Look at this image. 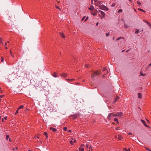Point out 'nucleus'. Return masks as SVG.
<instances>
[{
  "instance_id": "dca6fc26",
  "label": "nucleus",
  "mask_w": 151,
  "mask_h": 151,
  "mask_svg": "<svg viewBox=\"0 0 151 151\" xmlns=\"http://www.w3.org/2000/svg\"><path fill=\"white\" fill-rule=\"evenodd\" d=\"M138 98L141 99L142 98V94L140 93H138Z\"/></svg>"
},
{
  "instance_id": "423d86ee",
  "label": "nucleus",
  "mask_w": 151,
  "mask_h": 151,
  "mask_svg": "<svg viewBox=\"0 0 151 151\" xmlns=\"http://www.w3.org/2000/svg\"><path fill=\"white\" fill-rule=\"evenodd\" d=\"M95 4L97 6H98L99 7L100 6H101L103 4L102 2L98 1H97V2H96V4Z\"/></svg>"
},
{
  "instance_id": "aec40b11",
  "label": "nucleus",
  "mask_w": 151,
  "mask_h": 151,
  "mask_svg": "<svg viewBox=\"0 0 151 151\" xmlns=\"http://www.w3.org/2000/svg\"><path fill=\"white\" fill-rule=\"evenodd\" d=\"M79 151H84V148L81 147L79 148Z\"/></svg>"
},
{
  "instance_id": "f03ea898",
  "label": "nucleus",
  "mask_w": 151,
  "mask_h": 151,
  "mask_svg": "<svg viewBox=\"0 0 151 151\" xmlns=\"http://www.w3.org/2000/svg\"><path fill=\"white\" fill-rule=\"evenodd\" d=\"M99 15L101 19H102L103 18H104L105 17V13L103 11L99 10Z\"/></svg>"
},
{
  "instance_id": "f704fd0d",
  "label": "nucleus",
  "mask_w": 151,
  "mask_h": 151,
  "mask_svg": "<svg viewBox=\"0 0 151 151\" xmlns=\"http://www.w3.org/2000/svg\"><path fill=\"white\" fill-rule=\"evenodd\" d=\"M19 110H18V109L17 110L15 113V115H16L19 113V111H18Z\"/></svg>"
},
{
  "instance_id": "b1692460",
  "label": "nucleus",
  "mask_w": 151,
  "mask_h": 151,
  "mask_svg": "<svg viewBox=\"0 0 151 151\" xmlns=\"http://www.w3.org/2000/svg\"><path fill=\"white\" fill-rule=\"evenodd\" d=\"M138 10L139 11H140L141 12H145V11L143 9H141L140 8H138Z\"/></svg>"
},
{
  "instance_id": "8fccbe9b",
  "label": "nucleus",
  "mask_w": 151,
  "mask_h": 151,
  "mask_svg": "<svg viewBox=\"0 0 151 151\" xmlns=\"http://www.w3.org/2000/svg\"><path fill=\"white\" fill-rule=\"evenodd\" d=\"M96 2H96H97V1H98L97 0H93Z\"/></svg>"
},
{
  "instance_id": "412c9836",
  "label": "nucleus",
  "mask_w": 151,
  "mask_h": 151,
  "mask_svg": "<svg viewBox=\"0 0 151 151\" xmlns=\"http://www.w3.org/2000/svg\"><path fill=\"white\" fill-rule=\"evenodd\" d=\"M103 71H106V73H105V74H106L107 73H108V70L106 69V68L105 67H104L103 68Z\"/></svg>"
},
{
  "instance_id": "1a4fd4ad",
  "label": "nucleus",
  "mask_w": 151,
  "mask_h": 151,
  "mask_svg": "<svg viewBox=\"0 0 151 151\" xmlns=\"http://www.w3.org/2000/svg\"><path fill=\"white\" fill-rule=\"evenodd\" d=\"M113 113H110L109 114V115L107 116V119L108 120H110L111 116V115H113Z\"/></svg>"
},
{
  "instance_id": "c9c22d12",
  "label": "nucleus",
  "mask_w": 151,
  "mask_h": 151,
  "mask_svg": "<svg viewBox=\"0 0 151 151\" xmlns=\"http://www.w3.org/2000/svg\"><path fill=\"white\" fill-rule=\"evenodd\" d=\"M146 149L147 150L151 151V150L148 148H146Z\"/></svg>"
},
{
  "instance_id": "7ed1b4c3",
  "label": "nucleus",
  "mask_w": 151,
  "mask_h": 151,
  "mask_svg": "<svg viewBox=\"0 0 151 151\" xmlns=\"http://www.w3.org/2000/svg\"><path fill=\"white\" fill-rule=\"evenodd\" d=\"M99 8L101 9L104 10L108 11L109 10V9L107 7L104 5H103V4L101 6H100V7Z\"/></svg>"
},
{
  "instance_id": "774afa93",
  "label": "nucleus",
  "mask_w": 151,
  "mask_h": 151,
  "mask_svg": "<svg viewBox=\"0 0 151 151\" xmlns=\"http://www.w3.org/2000/svg\"><path fill=\"white\" fill-rule=\"evenodd\" d=\"M17 149H18V148H17V147H16V148H15V149L16 150H17Z\"/></svg>"
},
{
  "instance_id": "603ef678",
  "label": "nucleus",
  "mask_w": 151,
  "mask_h": 151,
  "mask_svg": "<svg viewBox=\"0 0 151 151\" xmlns=\"http://www.w3.org/2000/svg\"><path fill=\"white\" fill-rule=\"evenodd\" d=\"M128 134H129V135H132V134L131 132H129V133H128Z\"/></svg>"
},
{
  "instance_id": "0eeeda50",
  "label": "nucleus",
  "mask_w": 151,
  "mask_h": 151,
  "mask_svg": "<svg viewBox=\"0 0 151 151\" xmlns=\"http://www.w3.org/2000/svg\"><path fill=\"white\" fill-rule=\"evenodd\" d=\"M98 11L97 9H94L93 10L92 13H91V14L93 15V16L96 15L97 14Z\"/></svg>"
},
{
  "instance_id": "9d476101",
  "label": "nucleus",
  "mask_w": 151,
  "mask_h": 151,
  "mask_svg": "<svg viewBox=\"0 0 151 151\" xmlns=\"http://www.w3.org/2000/svg\"><path fill=\"white\" fill-rule=\"evenodd\" d=\"M143 21L145 22L148 25H149L150 27H151V24L150 23H149L146 20H144Z\"/></svg>"
},
{
  "instance_id": "69168bd1",
  "label": "nucleus",
  "mask_w": 151,
  "mask_h": 151,
  "mask_svg": "<svg viewBox=\"0 0 151 151\" xmlns=\"http://www.w3.org/2000/svg\"><path fill=\"white\" fill-rule=\"evenodd\" d=\"M11 55V56L12 57H14V55H13L12 54Z\"/></svg>"
},
{
  "instance_id": "13d9d810",
  "label": "nucleus",
  "mask_w": 151,
  "mask_h": 151,
  "mask_svg": "<svg viewBox=\"0 0 151 151\" xmlns=\"http://www.w3.org/2000/svg\"><path fill=\"white\" fill-rule=\"evenodd\" d=\"M98 24H99V23L98 22H97L96 23V26H98Z\"/></svg>"
},
{
  "instance_id": "39448f33",
  "label": "nucleus",
  "mask_w": 151,
  "mask_h": 151,
  "mask_svg": "<svg viewBox=\"0 0 151 151\" xmlns=\"http://www.w3.org/2000/svg\"><path fill=\"white\" fill-rule=\"evenodd\" d=\"M123 113L122 112H118L116 113V114H113V116H119L122 115Z\"/></svg>"
},
{
  "instance_id": "e433bc0d",
  "label": "nucleus",
  "mask_w": 151,
  "mask_h": 151,
  "mask_svg": "<svg viewBox=\"0 0 151 151\" xmlns=\"http://www.w3.org/2000/svg\"><path fill=\"white\" fill-rule=\"evenodd\" d=\"M109 35V32L107 33L106 34V37L108 36Z\"/></svg>"
},
{
  "instance_id": "393cba45",
  "label": "nucleus",
  "mask_w": 151,
  "mask_h": 151,
  "mask_svg": "<svg viewBox=\"0 0 151 151\" xmlns=\"http://www.w3.org/2000/svg\"><path fill=\"white\" fill-rule=\"evenodd\" d=\"M114 121H115V122H118V123H119V122L118 121V119L117 118H115L114 119Z\"/></svg>"
},
{
  "instance_id": "e2e57ef3",
  "label": "nucleus",
  "mask_w": 151,
  "mask_h": 151,
  "mask_svg": "<svg viewBox=\"0 0 151 151\" xmlns=\"http://www.w3.org/2000/svg\"><path fill=\"white\" fill-rule=\"evenodd\" d=\"M5 47L6 49H8L7 47V46H5Z\"/></svg>"
},
{
  "instance_id": "7c9ffc66",
  "label": "nucleus",
  "mask_w": 151,
  "mask_h": 151,
  "mask_svg": "<svg viewBox=\"0 0 151 151\" xmlns=\"http://www.w3.org/2000/svg\"><path fill=\"white\" fill-rule=\"evenodd\" d=\"M6 139L7 140H8V138H9V136L8 135H6Z\"/></svg>"
},
{
  "instance_id": "c85d7f7f",
  "label": "nucleus",
  "mask_w": 151,
  "mask_h": 151,
  "mask_svg": "<svg viewBox=\"0 0 151 151\" xmlns=\"http://www.w3.org/2000/svg\"><path fill=\"white\" fill-rule=\"evenodd\" d=\"M70 144H71L72 145H73L74 143V142H73L72 141V140H70Z\"/></svg>"
},
{
  "instance_id": "f8f14e48",
  "label": "nucleus",
  "mask_w": 151,
  "mask_h": 151,
  "mask_svg": "<svg viewBox=\"0 0 151 151\" xmlns=\"http://www.w3.org/2000/svg\"><path fill=\"white\" fill-rule=\"evenodd\" d=\"M52 76L55 77H58V73L54 72L53 73V74H52Z\"/></svg>"
},
{
  "instance_id": "6e6552de",
  "label": "nucleus",
  "mask_w": 151,
  "mask_h": 151,
  "mask_svg": "<svg viewBox=\"0 0 151 151\" xmlns=\"http://www.w3.org/2000/svg\"><path fill=\"white\" fill-rule=\"evenodd\" d=\"M141 121L144 124V125L146 127H149V126L146 124V122L144 120L141 119Z\"/></svg>"
},
{
  "instance_id": "5fc2aeb1",
  "label": "nucleus",
  "mask_w": 151,
  "mask_h": 151,
  "mask_svg": "<svg viewBox=\"0 0 151 151\" xmlns=\"http://www.w3.org/2000/svg\"><path fill=\"white\" fill-rule=\"evenodd\" d=\"M84 146V144H82L81 145V147H83Z\"/></svg>"
},
{
  "instance_id": "680f3d73",
  "label": "nucleus",
  "mask_w": 151,
  "mask_h": 151,
  "mask_svg": "<svg viewBox=\"0 0 151 151\" xmlns=\"http://www.w3.org/2000/svg\"><path fill=\"white\" fill-rule=\"evenodd\" d=\"M10 54L11 55V54H12L11 50H10Z\"/></svg>"
},
{
  "instance_id": "f257e3e1",
  "label": "nucleus",
  "mask_w": 151,
  "mask_h": 151,
  "mask_svg": "<svg viewBox=\"0 0 151 151\" xmlns=\"http://www.w3.org/2000/svg\"><path fill=\"white\" fill-rule=\"evenodd\" d=\"M80 115V114L79 113H77L76 114L71 115L70 116V118L72 117V119L73 120L75 119L76 118L78 117Z\"/></svg>"
},
{
  "instance_id": "cd10ccee",
  "label": "nucleus",
  "mask_w": 151,
  "mask_h": 151,
  "mask_svg": "<svg viewBox=\"0 0 151 151\" xmlns=\"http://www.w3.org/2000/svg\"><path fill=\"white\" fill-rule=\"evenodd\" d=\"M139 32V29H136V31L135 32V33L136 34H138Z\"/></svg>"
},
{
  "instance_id": "ddd939ff",
  "label": "nucleus",
  "mask_w": 151,
  "mask_h": 151,
  "mask_svg": "<svg viewBox=\"0 0 151 151\" xmlns=\"http://www.w3.org/2000/svg\"><path fill=\"white\" fill-rule=\"evenodd\" d=\"M50 130H52V131L53 132H56L57 131V129L55 128H52V127H50Z\"/></svg>"
},
{
  "instance_id": "a211bd4d",
  "label": "nucleus",
  "mask_w": 151,
  "mask_h": 151,
  "mask_svg": "<svg viewBox=\"0 0 151 151\" xmlns=\"http://www.w3.org/2000/svg\"><path fill=\"white\" fill-rule=\"evenodd\" d=\"M24 107V106L23 105L20 106L18 108V110H19L21 109H23Z\"/></svg>"
},
{
  "instance_id": "052dcab7",
  "label": "nucleus",
  "mask_w": 151,
  "mask_h": 151,
  "mask_svg": "<svg viewBox=\"0 0 151 151\" xmlns=\"http://www.w3.org/2000/svg\"><path fill=\"white\" fill-rule=\"evenodd\" d=\"M9 140L10 142H11V139L10 138H9Z\"/></svg>"
},
{
  "instance_id": "338daca9",
  "label": "nucleus",
  "mask_w": 151,
  "mask_h": 151,
  "mask_svg": "<svg viewBox=\"0 0 151 151\" xmlns=\"http://www.w3.org/2000/svg\"><path fill=\"white\" fill-rule=\"evenodd\" d=\"M124 51H125V50H122V52H124Z\"/></svg>"
},
{
  "instance_id": "f3484780",
  "label": "nucleus",
  "mask_w": 151,
  "mask_h": 151,
  "mask_svg": "<svg viewBox=\"0 0 151 151\" xmlns=\"http://www.w3.org/2000/svg\"><path fill=\"white\" fill-rule=\"evenodd\" d=\"M119 98H118L117 96L115 98V100L114 101V103H116V101L119 99Z\"/></svg>"
},
{
  "instance_id": "5701e85b",
  "label": "nucleus",
  "mask_w": 151,
  "mask_h": 151,
  "mask_svg": "<svg viewBox=\"0 0 151 151\" xmlns=\"http://www.w3.org/2000/svg\"><path fill=\"white\" fill-rule=\"evenodd\" d=\"M129 27V26L127 25L125 23H124V27L125 28L127 29Z\"/></svg>"
},
{
  "instance_id": "a878e982",
  "label": "nucleus",
  "mask_w": 151,
  "mask_h": 151,
  "mask_svg": "<svg viewBox=\"0 0 151 151\" xmlns=\"http://www.w3.org/2000/svg\"><path fill=\"white\" fill-rule=\"evenodd\" d=\"M0 42L3 45H4L3 42L2 41V39H1V38L0 39Z\"/></svg>"
},
{
  "instance_id": "ea45409f",
  "label": "nucleus",
  "mask_w": 151,
  "mask_h": 151,
  "mask_svg": "<svg viewBox=\"0 0 151 151\" xmlns=\"http://www.w3.org/2000/svg\"><path fill=\"white\" fill-rule=\"evenodd\" d=\"M137 3L138 4H140L141 3L139 1H137Z\"/></svg>"
},
{
  "instance_id": "c03bdc74",
  "label": "nucleus",
  "mask_w": 151,
  "mask_h": 151,
  "mask_svg": "<svg viewBox=\"0 0 151 151\" xmlns=\"http://www.w3.org/2000/svg\"><path fill=\"white\" fill-rule=\"evenodd\" d=\"M89 67V65H86V68H88Z\"/></svg>"
},
{
  "instance_id": "58836bf2",
  "label": "nucleus",
  "mask_w": 151,
  "mask_h": 151,
  "mask_svg": "<svg viewBox=\"0 0 151 151\" xmlns=\"http://www.w3.org/2000/svg\"><path fill=\"white\" fill-rule=\"evenodd\" d=\"M146 75V74L145 73H142L140 75L141 76H145Z\"/></svg>"
},
{
  "instance_id": "2eb2a0df",
  "label": "nucleus",
  "mask_w": 151,
  "mask_h": 151,
  "mask_svg": "<svg viewBox=\"0 0 151 151\" xmlns=\"http://www.w3.org/2000/svg\"><path fill=\"white\" fill-rule=\"evenodd\" d=\"M60 34L62 37L63 38H65V37L63 33L60 32Z\"/></svg>"
},
{
  "instance_id": "c756f323",
  "label": "nucleus",
  "mask_w": 151,
  "mask_h": 151,
  "mask_svg": "<svg viewBox=\"0 0 151 151\" xmlns=\"http://www.w3.org/2000/svg\"><path fill=\"white\" fill-rule=\"evenodd\" d=\"M122 9H119L118 10V12H118V13H120V12H122Z\"/></svg>"
},
{
  "instance_id": "a19ab883",
  "label": "nucleus",
  "mask_w": 151,
  "mask_h": 151,
  "mask_svg": "<svg viewBox=\"0 0 151 151\" xmlns=\"http://www.w3.org/2000/svg\"><path fill=\"white\" fill-rule=\"evenodd\" d=\"M4 96V95L0 96V98H3Z\"/></svg>"
},
{
  "instance_id": "37998d69",
  "label": "nucleus",
  "mask_w": 151,
  "mask_h": 151,
  "mask_svg": "<svg viewBox=\"0 0 151 151\" xmlns=\"http://www.w3.org/2000/svg\"><path fill=\"white\" fill-rule=\"evenodd\" d=\"M88 19V17H87L86 18V19L85 20V21H86Z\"/></svg>"
},
{
  "instance_id": "20e7f679",
  "label": "nucleus",
  "mask_w": 151,
  "mask_h": 151,
  "mask_svg": "<svg viewBox=\"0 0 151 151\" xmlns=\"http://www.w3.org/2000/svg\"><path fill=\"white\" fill-rule=\"evenodd\" d=\"M100 74V73H98L97 71H96L94 72L93 74H92L91 76V77L92 78H94L96 76L99 75Z\"/></svg>"
},
{
  "instance_id": "79ce46f5",
  "label": "nucleus",
  "mask_w": 151,
  "mask_h": 151,
  "mask_svg": "<svg viewBox=\"0 0 151 151\" xmlns=\"http://www.w3.org/2000/svg\"><path fill=\"white\" fill-rule=\"evenodd\" d=\"M124 150H125L126 151H127V149L126 148H124Z\"/></svg>"
},
{
  "instance_id": "6e6d98bb",
  "label": "nucleus",
  "mask_w": 151,
  "mask_h": 151,
  "mask_svg": "<svg viewBox=\"0 0 151 151\" xmlns=\"http://www.w3.org/2000/svg\"><path fill=\"white\" fill-rule=\"evenodd\" d=\"M2 122H4V118L2 119Z\"/></svg>"
},
{
  "instance_id": "4c0bfd02",
  "label": "nucleus",
  "mask_w": 151,
  "mask_h": 151,
  "mask_svg": "<svg viewBox=\"0 0 151 151\" xmlns=\"http://www.w3.org/2000/svg\"><path fill=\"white\" fill-rule=\"evenodd\" d=\"M56 6V8L59 9H60H60L59 8V7L58 6Z\"/></svg>"
},
{
  "instance_id": "4be33fe9",
  "label": "nucleus",
  "mask_w": 151,
  "mask_h": 151,
  "mask_svg": "<svg viewBox=\"0 0 151 151\" xmlns=\"http://www.w3.org/2000/svg\"><path fill=\"white\" fill-rule=\"evenodd\" d=\"M44 134L46 136V139H47L48 137L47 133V132H44Z\"/></svg>"
},
{
  "instance_id": "3c124183",
  "label": "nucleus",
  "mask_w": 151,
  "mask_h": 151,
  "mask_svg": "<svg viewBox=\"0 0 151 151\" xmlns=\"http://www.w3.org/2000/svg\"><path fill=\"white\" fill-rule=\"evenodd\" d=\"M4 46H5H5H6V45H7V43L5 42V44H4Z\"/></svg>"
},
{
  "instance_id": "473e14b6",
  "label": "nucleus",
  "mask_w": 151,
  "mask_h": 151,
  "mask_svg": "<svg viewBox=\"0 0 151 151\" xmlns=\"http://www.w3.org/2000/svg\"><path fill=\"white\" fill-rule=\"evenodd\" d=\"M122 38L123 39H124V38L123 37H119L116 40H119L120 39H122Z\"/></svg>"
},
{
  "instance_id": "09e8293b",
  "label": "nucleus",
  "mask_w": 151,
  "mask_h": 151,
  "mask_svg": "<svg viewBox=\"0 0 151 151\" xmlns=\"http://www.w3.org/2000/svg\"><path fill=\"white\" fill-rule=\"evenodd\" d=\"M85 17H83L82 19V21H83L85 19Z\"/></svg>"
},
{
  "instance_id": "0e129e2a",
  "label": "nucleus",
  "mask_w": 151,
  "mask_h": 151,
  "mask_svg": "<svg viewBox=\"0 0 151 151\" xmlns=\"http://www.w3.org/2000/svg\"><path fill=\"white\" fill-rule=\"evenodd\" d=\"M151 63L150 64H149V65H148V66H151Z\"/></svg>"
},
{
  "instance_id": "de8ad7c7",
  "label": "nucleus",
  "mask_w": 151,
  "mask_h": 151,
  "mask_svg": "<svg viewBox=\"0 0 151 151\" xmlns=\"http://www.w3.org/2000/svg\"><path fill=\"white\" fill-rule=\"evenodd\" d=\"M119 127H116L115 128V129L116 130H118L119 129Z\"/></svg>"
},
{
  "instance_id": "bb28decb",
  "label": "nucleus",
  "mask_w": 151,
  "mask_h": 151,
  "mask_svg": "<svg viewBox=\"0 0 151 151\" xmlns=\"http://www.w3.org/2000/svg\"><path fill=\"white\" fill-rule=\"evenodd\" d=\"M63 130H64L65 131H67V128L66 127H64L63 128Z\"/></svg>"
},
{
  "instance_id": "a18cd8bd",
  "label": "nucleus",
  "mask_w": 151,
  "mask_h": 151,
  "mask_svg": "<svg viewBox=\"0 0 151 151\" xmlns=\"http://www.w3.org/2000/svg\"><path fill=\"white\" fill-rule=\"evenodd\" d=\"M86 147L88 148V147L89 146V145L88 144H86Z\"/></svg>"
},
{
  "instance_id": "6ab92c4d",
  "label": "nucleus",
  "mask_w": 151,
  "mask_h": 151,
  "mask_svg": "<svg viewBox=\"0 0 151 151\" xmlns=\"http://www.w3.org/2000/svg\"><path fill=\"white\" fill-rule=\"evenodd\" d=\"M94 9V7L93 6H92L91 7L88 8V9L90 10H91L92 12L93 10Z\"/></svg>"
},
{
  "instance_id": "49530a36",
  "label": "nucleus",
  "mask_w": 151,
  "mask_h": 151,
  "mask_svg": "<svg viewBox=\"0 0 151 151\" xmlns=\"http://www.w3.org/2000/svg\"><path fill=\"white\" fill-rule=\"evenodd\" d=\"M146 119L147 121V122L149 123H150V122L147 119Z\"/></svg>"
},
{
  "instance_id": "9b49d317",
  "label": "nucleus",
  "mask_w": 151,
  "mask_h": 151,
  "mask_svg": "<svg viewBox=\"0 0 151 151\" xmlns=\"http://www.w3.org/2000/svg\"><path fill=\"white\" fill-rule=\"evenodd\" d=\"M60 76L63 77L65 78L67 76V75L65 73H62L61 74Z\"/></svg>"
},
{
  "instance_id": "864d4df0",
  "label": "nucleus",
  "mask_w": 151,
  "mask_h": 151,
  "mask_svg": "<svg viewBox=\"0 0 151 151\" xmlns=\"http://www.w3.org/2000/svg\"><path fill=\"white\" fill-rule=\"evenodd\" d=\"M4 119L5 120H6V119H7V117L6 116H5V117H4Z\"/></svg>"
},
{
  "instance_id": "4d7b16f0",
  "label": "nucleus",
  "mask_w": 151,
  "mask_h": 151,
  "mask_svg": "<svg viewBox=\"0 0 151 151\" xmlns=\"http://www.w3.org/2000/svg\"><path fill=\"white\" fill-rule=\"evenodd\" d=\"M68 132H71V130H69L67 131Z\"/></svg>"
},
{
  "instance_id": "72a5a7b5",
  "label": "nucleus",
  "mask_w": 151,
  "mask_h": 151,
  "mask_svg": "<svg viewBox=\"0 0 151 151\" xmlns=\"http://www.w3.org/2000/svg\"><path fill=\"white\" fill-rule=\"evenodd\" d=\"M118 136H119V139L120 140H121V139L122 138V137L121 136L119 135H118Z\"/></svg>"
},
{
  "instance_id": "bf43d9fd",
  "label": "nucleus",
  "mask_w": 151,
  "mask_h": 151,
  "mask_svg": "<svg viewBox=\"0 0 151 151\" xmlns=\"http://www.w3.org/2000/svg\"><path fill=\"white\" fill-rule=\"evenodd\" d=\"M103 77L104 78H105V76H104V75H103Z\"/></svg>"
},
{
  "instance_id": "2f4dec72",
  "label": "nucleus",
  "mask_w": 151,
  "mask_h": 151,
  "mask_svg": "<svg viewBox=\"0 0 151 151\" xmlns=\"http://www.w3.org/2000/svg\"><path fill=\"white\" fill-rule=\"evenodd\" d=\"M4 58L3 57H1V62H3L4 61Z\"/></svg>"
},
{
  "instance_id": "4468645a",
  "label": "nucleus",
  "mask_w": 151,
  "mask_h": 151,
  "mask_svg": "<svg viewBox=\"0 0 151 151\" xmlns=\"http://www.w3.org/2000/svg\"><path fill=\"white\" fill-rule=\"evenodd\" d=\"M66 80H67V81H68V82L70 83V82H71L73 81L74 80V79H66Z\"/></svg>"
}]
</instances>
